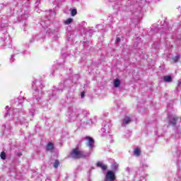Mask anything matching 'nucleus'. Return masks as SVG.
Listing matches in <instances>:
<instances>
[{
    "instance_id": "423d86ee",
    "label": "nucleus",
    "mask_w": 181,
    "mask_h": 181,
    "mask_svg": "<svg viewBox=\"0 0 181 181\" xmlns=\"http://www.w3.org/2000/svg\"><path fill=\"white\" fill-rule=\"evenodd\" d=\"M53 149H54V146L53 145V143H48V144L47 145V151H52Z\"/></svg>"
},
{
    "instance_id": "f8f14e48",
    "label": "nucleus",
    "mask_w": 181,
    "mask_h": 181,
    "mask_svg": "<svg viewBox=\"0 0 181 181\" xmlns=\"http://www.w3.org/2000/svg\"><path fill=\"white\" fill-rule=\"evenodd\" d=\"M0 156H1V159H5V158H6V153L5 152L2 151V152L1 153Z\"/></svg>"
},
{
    "instance_id": "dca6fc26",
    "label": "nucleus",
    "mask_w": 181,
    "mask_h": 181,
    "mask_svg": "<svg viewBox=\"0 0 181 181\" xmlns=\"http://www.w3.org/2000/svg\"><path fill=\"white\" fill-rule=\"evenodd\" d=\"M118 169V165H115V168H114V170H117Z\"/></svg>"
},
{
    "instance_id": "4468645a",
    "label": "nucleus",
    "mask_w": 181,
    "mask_h": 181,
    "mask_svg": "<svg viewBox=\"0 0 181 181\" xmlns=\"http://www.w3.org/2000/svg\"><path fill=\"white\" fill-rule=\"evenodd\" d=\"M120 41H121V39H119V38H117V39H116V42H120Z\"/></svg>"
},
{
    "instance_id": "9d476101",
    "label": "nucleus",
    "mask_w": 181,
    "mask_h": 181,
    "mask_svg": "<svg viewBox=\"0 0 181 181\" xmlns=\"http://www.w3.org/2000/svg\"><path fill=\"white\" fill-rule=\"evenodd\" d=\"M73 22V18H68L66 21H64L65 25H70Z\"/></svg>"
},
{
    "instance_id": "0eeeda50",
    "label": "nucleus",
    "mask_w": 181,
    "mask_h": 181,
    "mask_svg": "<svg viewBox=\"0 0 181 181\" xmlns=\"http://www.w3.org/2000/svg\"><path fill=\"white\" fill-rule=\"evenodd\" d=\"M164 81L167 82V83H170V81H172V76H164Z\"/></svg>"
},
{
    "instance_id": "6e6552de",
    "label": "nucleus",
    "mask_w": 181,
    "mask_h": 181,
    "mask_svg": "<svg viewBox=\"0 0 181 181\" xmlns=\"http://www.w3.org/2000/svg\"><path fill=\"white\" fill-rule=\"evenodd\" d=\"M121 84V82L119 81V80L116 79L114 81V86L115 87H119V85Z\"/></svg>"
},
{
    "instance_id": "2eb2a0df",
    "label": "nucleus",
    "mask_w": 181,
    "mask_h": 181,
    "mask_svg": "<svg viewBox=\"0 0 181 181\" xmlns=\"http://www.w3.org/2000/svg\"><path fill=\"white\" fill-rule=\"evenodd\" d=\"M81 97H82V98H83V97H84V92H82V93H81Z\"/></svg>"
},
{
    "instance_id": "1a4fd4ad",
    "label": "nucleus",
    "mask_w": 181,
    "mask_h": 181,
    "mask_svg": "<svg viewBox=\"0 0 181 181\" xmlns=\"http://www.w3.org/2000/svg\"><path fill=\"white\" fill-rule=\"evenodd\" d=\"M59 165H60V162L59 161V160H56L55 162L54 163V168H55V169H57Z\"/></svg>"
},
{
    "instance_id": "9b49d317",
    "label": "nucleus",
    "mask_w": 181,
    "mask_h": 181,
    "mask_svg": "<svg viewBox=\"0 0 181 181\" xmlns=\"http://www.w3.org/2000/svg\"><path fill=\"white\" fill-rule=\"evenodd\" d=\"M71 13L72 16H76L77 15V10L76 8L72 9Z\"/></svg>"
},
{
    "instance_id": "20e7f679",
    "label": "nucleus",
    "mask_w": 181,
    "mask_h": 181,
    "mask_svg": "<svg viewBox=\"0 0 181 181\" xmlns=\"http://www.w3.org/2000/svg\"><path fill=\"white\" fill-rule=\"evenodd\" d=\"M86 139L88 141L89 146L93 148L94 146V139L90 136H86Z\"/></svg>"
},
{
    "instance_id": "ddd939ff",
    "label": "nucleus",
    "mask_w": 181,
    "mask_h": 181,
    "mask_svg": "<svg viewBox=\"0 0 181 181\" xmlns=\"http://www.w3.org/2000/svg\"><path fill=\"white\" fill-rule=\"evenodd\" d=\"M124 122V124H129V122H131V119H129V117L125 118Z\"/></svg>"
},
{
    "instance_id": "7ed1b4c3",
    "label": "nucleus",
    "mask_w": 181,
    "mask_h": 181,
    "mask_svg": "<svg viewBox=\"0 0 181 181\" xmlns=\"http://www.w3.org/2000/svg\"><path fill=\"white\" fill-rule=\"evenodd\" d=\"M96 165L98 166V168H100V169H102V170H107V165H105L104 163H101V162H98L96 163Z\"/></svg>"
},
{
    "instance_id": "f257e3e1",
    "label": "nucleus",
    "mask_w": 181,
    "mask_h": 181,
    "mask_svg": "<svg viewBox=\"0 0 181 181\" xmlns=\"http://www.w3.org/2000/svg\"><path fill=\"white\" fill-rule=\"evenodd\" d=\"M115 179V173L112 170H108L105 175V181H114Z\"/></svg>"
},
{
    "instance_id": "f03ea898",
    "label": "nucleus",
    "mask_w": 181,
    "mask_h": 181,
    "mask_svg": "<svg viewBox=\"0 0 181 181\" xmlns=\"http://www.w3.org/2000/svg\"><path fill=\"white\" fill-rule=\"evenodd\" d=\"M71 155L78 156V158H81V156L84 155V152L80 151L78 148H75L72 150Z\"/></svg>"
},
{
    "instance_id": "39448f33",
    "label": "nucleus",
    "mask_w": 181,
    "mask_h": 181,
    "mask_svg": "<svg viewBox=\"0 0 181 181\" xmlns=\"http://www.w3.org/2000/svg\"><path fill=\"white\" fill-rule=\"evenodd\" d=\"M134 153L136 156H139V155H141V148L136 147L134 150Z\"/></svg>"
}]
</instances>
